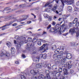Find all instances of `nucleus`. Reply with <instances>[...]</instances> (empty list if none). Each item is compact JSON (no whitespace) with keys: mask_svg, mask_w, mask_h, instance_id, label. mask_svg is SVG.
<instances>
[{"mask_svg":"<svg viewBox=\"0 0 79 79\" xmlns=\"http://www.w3.org/2000/svg\"><path fill=\"white\" fill-rule=\"evenodd\" d=\"M54 1H55V0H50V2H48L47 3H46L45 4V5L44 6V7L45 8L46 7V6H48L49 7H52V4L51 3H53V2H54Z\"/></svg>","mask_w":79,"mask_h":79,"instance_id":"nucleus-8","label":"nucleus"},{"mask_svg":"<svg viewBox=\"0 0 79 79\" xmlns=\"http://www.w3.org/2000/svg\"><path fill=\"white\" fill-rule=\"evenodd\" d=\"M73 23L70 22L69 23V27H73Z\"/></svg>","mask_w":79,"mask_h":79,"instance_id":"nucleus-33","label":"nucleus"},{"mask_svg":"<svg viewBox=\"0 0 79 79\" xmlns=\"http://www.w3.org/2000/svg\"><path fill=\"white\" fill-rule=\"evenodd\" d=\"M62 57H63V56H62L59 55L57 56V58L58 59H59L60 60V59H61Z\"/></svg>","mask_w":79,"mask_h":79,"instance_id":"nucleus-44","label":"nucleus"},{"mask_svg":"<svg viewBox=\"0 0 79 79\" xmlns=\"http://www.w3.org/2000/svg\"><path fill=\"white\" fill-rule=\"evenodd\" d=\"M33 60L35 62H39V57H35L33 59Z\"/></svg>","mask_w":79,"mask_h":79,"instance_id":"nucleus-15","label":"nucleus"},{"mask_svg":"<svg viewBox=\"0 0 79 79\" xmlns=\"http://www.w3.org/2000/svg\"><path fill=\"white\" fill-rule=\"evenodd\" d=\"M45 47H46V44H44L40 48V50H41V52H42L44 53V52H45L46 50H47V48L45 49Z\"/></svg>","mask_w":79,"mask_h":79,"instance_id":"nucleus-10","label":"nucleus"},{"mask_svg":"<svg viewBox=\"0 0 79 79\" xmlns=\"http://www.w3.org/2000/svg\"><path fill=\"white\" fill-rule=\"evenodd\" d=\"M68 32L64 33V36H66V35H68Z\"/></svg>","mask_w":79,"mask_h":79,"instance_id":"nucleus-63","label":"nucleus"},{"mask_svg":"<svg viewBox=\"0 0 79 79\" xmlns=\"http://www.w3.org/2000/svg\"><path fill=\"white\" fill-rule=\"evenodd\" d=\"M77 18H75L73 22V24H75L77 22Z\"/></svg>","mask_w":79,"mask_h":79,"instance_id":"nucleus-31","label":"nucleus"},{"mask_svg":"<svg viewBox=\"0 0 79 79\" xmlns=\"http://www.w3.org/2000/svg\"><path fill=\"white\" fill-rule=\"evenodd\" d=\"M23 12H24V10H18L17 11H16V13H23Z\"/></svg>","mask_w":79,"mask_h":79,"instance_id":"nucleus-39","label":"nucleus"},{"mask_svg":"<svg viewBox=\"0 0 79 79\" xmlns=\"http://www.w3.org/2000/svg\"><path fill=\"white\" fill-rule=\"evenodd\" d=\"M21 77L22 79H26V77L24 76V75H21Z\"/></svg>","mask_w":79,"mask_h":79,"instance_id":"nucleus-42","label":"nucleus"},{"mask_svg":"<svg viewBox=\"0 0 79 79\" xmlns=\"http://www.w3.org/2000/svg\"><path fill=\"white\" fill-rule=\"evenodd\" d=\"M10 7H7L4 9V10H6V11H8V10H10L11 9H10Z\"/></svg>","mask_w":79,"mask_h":79,"instance_id":"nucleus-34","label":"nucleus"},{"mask_svg":"<svg viewBox=\"0 0 79 79\" xmlns=\"http://www.w3.org/2000/svg\"><path fill=\"white\" fill-rule=\"evenodd\" d=\"M16 21H18V22H21L23 21V19H19L18 20H17V19H14V20H16Z\"/></svg>","mask_w":79,"mask_h":79,"instance_id":"nucleus-41","label":"nucleus"},{"mask_svg":"<svg viewBox=\"0 0 79 79\" xmlns=\"http://www.w3.org/2000/svg\"><path fill=\"white\" fill-rule=\"evenodd\" d=\"M76 37H77V38L79 37V31H77V32H76Z\"/></svg>","mask_w":79,"mask_h":79,"instance_id":"nucleus-35","label":"nucleus"},{"mask_svg":"<svg viewBox=\"0 0 79 79\" xmlns=\"http://www.w3.org/2000/svg\"><path fill=\"white\" fill-rule=\"evenodd\" d=\"M61 76V73L60 72H57L55 74V76L56 77H60Z\"/></svg>","mask_w":79,"mask_h":79,"instance_id":"nucleus-29","label":"nucleus"},{"mask_svg":"<svg viewBox=\"0 0 79 79\" xmlns=\"http://www.w3.org/2000/svg\"><path fill=\"white\" fill-rule=\"evenodd\" d=\"M32 40V39L31 38H28L27 39V41L28 42H31Z\"/></svg>","mask_w":79,"mask_h":79,"instance_id":"nucleus-43","label":"nucleus"},{"mask_svg":"<svg viewBox=\"0 0 79 79\" xmlns=\"http://www.w3.org/2000/svg\"><path fill=\"white\" fill-rule=\"evenodd\" d=\"M12 26H17V23H15L12 25Z\"/></svg>","mask_w":79,"mask_h":79,"instance_id":"nucleus-59","label":"nucleus"},{"mask_svg":"<svg viewBox=\"0 0 79 79\" xmlns=\"http://www.w3.org/2000/svg\"><path fill=\"white\" fill-rule=\"evenodd\" d=\"M23 43V41H21L19 42V41L18 43H17L16 45V48L17 50V52L19 53L20 51L21 50V45Z\"/></svg>","mask_w":79,"mask_h":79,"instance_id":"nucleus-5","label":"nucleus"},{"mask_svg":"<svg viewBox=\"0 0 79 79\" xmlns=\"http://www.w3.org/2000/svg\"><path fill=\"white\" fill-rule=\"evenodd\" d=\"M77 31V28L74 27L72 28H70L69 30V33H71V35H73L74 34V32H76Z\"/></svg>","mask_w":79,"mask_h":79,"instance_id":"nucleus-7","label":"nucleus"},{"mask_svg":"<svg viewBox=\"0 0 79 79\" xmlns=\"http://www.w3.org/2000/svg\"><path fill=\"white\" fill-rule=\"evenodd\" d=\"M48 21H52V18L50 17H49L48 19Z\"/></svg>","mask_w":79,"mask_h":79,"instance_id":"nucleus-58","label":"nucleus"},{"mask_svg":"<svg viewBox=\"0 0 79 79\" xmlns=\"http://www.w3.org/2000/svg\"><path fill=\"white\" fill-rule=\"evenodd\" d=\"M36 39L35 38H34L33 39V42L31 44V45H30L31 47H34V43L35 42H37V40L35 41Z\"/></svg>","mask_w":79,"mask_h":79,"instance_id":"nucleus-18","label":"nucleus"},{"mask_svg":"<svg viewBox=\"0 0 79 79\" xmlns=\"http://www.w3.org/2000/svg\"><path fill=\"white\" fill-rule=\"evenodd\" d=\"M60 24L59 23H57L56 26H55L54 29H55L56 31L57 32H58L60 31Z\"/></svg>","mask_w":79,"mask_h":79,"instance_id":"nucleus-12","label":"nucleus"},{"mask_svg":"<svg viewBox=\"0 0 79 79\" xmlns=\"http://www.w3.org/2000/svg\"><path fill=\"white\" fill-rule=\"evenodd\" d=\"M46 68H47L48 69H51V64H48L46 65H45Z\"/></svg>","mask_w":79,"mask_h":79,"instance_id":"nucleus-23","label":"nucleus"},{"mask_svg":"<svg viewBox=\"0 0 79 79\" xmlns=\"http://www.w3.org/2000/svg\"><path fill=\"white\" fill-rule=\"evenodd\" d=\"M48 22H46L45 23V26H48Z\"/></svg>","mask_w":79,"mask_h":79,"instance_id":"nucleus-64","label":"nucleus"},{"mask_svg":"<svg viewBox=\"0 0 79 79\" xmlns=\"http://www.w3.org/2000/svg\"><path fill=\"white\" fill-rule=\"evenodd\" d=\"M52 69L53 70L58 71V69L57 68L56 65H53L52 67Z\"/></svg>","mask_w":79,"mask_h":79,"instance_id":"nucleus-17","label":"nucleus"},{"mask_svg":"<svg viewBox=\"0 0 79 79\" xmlns=\"http://www.w3.org/2000/svg\"><path fill=\"white\" fill-rule=\"evenodd\" d=\"M65 61H66V59H65V58L62 59L61 60L60 64H64Z\"/></svg>","mask_w":79,"mask_h":79,"instance_id":"nucleus-26","label":"nucleus"},{"mask_svg":"<svg viewBox=\"0 0 79 79\" xmlns=\"http://www.w3.org/2000/svg\"><path fill=\"white\" fill-rule=\"evenodd\" d=\"M0 56H6V57H9L10 56V53L8 52H6L5 54V50H2L1 52H0Z\"/></svg>","mask_w":79,"mask_h":79,"instance_id":"nucleus-6","label":"nucleus"},{"mask_svg":"<svg viewBox=\"0 0 79 79\" xmlns=\"http://www.w3.org/2000/svg\"><path fill=\"white\" fill-rule=\"evenodd\" d=\"M36 67L37 68H40L42 67V64L40 63L37 64H36Z\"/></svg>","mask_w":79,"mask_h":79,"instance_id":"nucleus-25","label":"nucleus"},{"mask_svg":"<svg viewBox=\"0 0 79 79\" xmlns=\"http://www.w3.org/2000/svg\"><path fill=\"white\" fill-rule=\"evenodd\" d=\"M61 2L62 5L64 6V3L67 5H71L73 3L74 0H61Z\"/></svg>","mask_w":79,"mask_h":79,"instance_id":"nucleus-3","label":"nucleus"},{"mask_svg":"<svg viewBox=\"0 0 79 79\" xmlns=\"http://www.w3.org/2000/svg\"><path fill=\"white\" fill-rule=\"evenodd\" d=\"M63 71H64V74H65L66 75L68 74V70L66 69V68L63 69Z\"/></svg>","mask_w":79,"mask_h":79,"instance_id":"nucleus-21","label":"nucleus"},{"mask_svg":"<svg viewBox=\"0 0 79 79\" xmlns=\"http://www.w3.org/2000/svg\"><path fill=\"white\" fill-rule=\"evenodd\" d=\"M62 71H63V70H62V68H59V71L60 72V73H61V72H62Z\"/></svg>","mask_w":79,"mask_h":79,"instance_id":"nucleus-54","label":"nucleus"},{"mask_svg":"<svg viewBox=\"0 0 79 79\" xmlns=\"http://www.w3.org/2000/svg\"><path fill=\"white\" fill-rule=\"evenodd\" d=\"M39 7H38L32 9H31V10H39Z\"/></svg>","mask_w":79,"mask_h":79,"instance_id":"nucleus-47","label":"nucleus"},{"mask_svg":"<svg viewBox=\"0 0 79 79\" xmlns=\"http://www.w3.org/2000/svg\"><path fill=\"white\" fill-rule=\"evenodd\" d=\"M3 27V26L2 27V31H4V30H5V29H6V27Z\"/></svg>","mask_w":79,"mask_h":79,"instance_id":"nucleus-50","label":"nucleus"},{"mask_svg":"<svg viewBox=\"0 0 79 79\" xmlns=\"http://www.w3.org/2000/svg\"><path fill=\"white\" fill-rule=\"evenodd\" d=\"M23 5H24L23 4L20 5L19 6V8H24V7L23 6Z\"/></svg>","mask_w":79,"mask_h":79,"instance_id":"nucleus-53","label":"nucleus"},{"mask_svg":"<svg viewBox=\"0 0 79 79\" xmlns=\"http://www.w3.org/2000/svg\"><path fill=\"white\" fill-rule=\"evenodd\" d=\"M50 27H51V25H50L48 27H47V29H50Z\"/></svg>","mask_w":79,"mask_h":79,"instance_id":"nucleus-60","label":"nucleus"},{"mask_svg":"<svg viewBox=\"0 0 79 79\" xmlns=\"http://www.w3.org/2000/svg\"><path fill=\"white\" fill-rule=\"evenodd\" d=\"M40 58H43L44 59H46V58H47V54H40Z\"/></svg>","mask_w":79,"mask_h":79,"instance_id":"nucleus-13","label":"nucleus"},{"mask_svg":"<svg viewBox=\"0 0 79 79\" xmlns=\"http://www.w3.org/2000/svg\"><path fill=\"white\" fill-rule=\"evenodd\" d=\"M21 26H22V25H18L16 27V28H19V27H21Z\"/></svg>","mask_w":79,"mask_h":79,"instance_id":"nucleus-62","label":"nucleus"},{"mask_svg":"<svg viewBox=\"0 0 79 79\" xmlns=\"http://www.w3.org/2000/svg\"><path fill=\"white\" fill-rule=\"evenodd\" d=\"M74 72V70L73 69H71L70 70V73L71 74H73Z\"/></svg>","mask_w":79,"mask_h":79,"instance_id":"nucleus-51","label":"nucleus"},{"mask_svg":"<svg viewBox=\"0 0 79 79\" xmlns=\"http://www.w3.org/2000/svg\"><path fill=\"white\" fill-rule=\"evenodd\" d=\"M61 29L60 30V31L59 32V34H61V32H64L66 30L68 29L69 28L68 27V26H66L64 24H63L62 25L61 27L60 28V29Z\"/></svg>","mask_w":79,"mask_h":79,"instance_id":"nucleus-4","label":"nucleus"},{"mask_svg":"<svg viewBox=\"0 0 79 79\" xmlns=\"http://www.w3.org/2000/svg\"><path fill=\"white\" fill-rule=\"evenodd\" d=\"M54 62L55 64H57L59 63H60V60L59 59H55L54 60Z\"/></svg>","mask_w":79,"mask_h":79,"instance_id":"nucleus-30","label":"nucleus"},{"mask_svg":"<svg viewBox=\"0 0 79 79\" xmlns=\"http://www.w3.org/2000/svg\"><path fill=\"white\" fill-rule=\"evenodd\" d=\"M59 53L60 55L61 56H63V51L60 52Z\"/></svg>","mask_w":79,"mask_h":79,"instance_id":"nucleus-45","label":"nucleus"},{"mask_svg":"<svg viewBox=\"0 0 79 79\" xmlns=\"http://www.w3.org/2000/svg\"><path fill=\"white\" fill-rule=\"evenodd\" d=\"M62 66V68L63 69H64L67 68V64H61Z\"/></svg>","mask_w":79,"mask_h":79,"instance_id":"nucleus-22","label":"nucleus"},{"mask_svg":"<svg viewBox=\"0 0 79 79\" xmlns=\"http://www.w3.org/2000/svg\"><path fill=\"white\" fill-rule=\"evenodd\" d=\"M72 65L71 64V62L70 61L69 62L68 64V69H70L72 67Z\"/></svg>","mask_w":79,"mask_h":79,"instance_id":"nucleus-19","label":"nucleus"},{"mask_svg":"<svg viewBox=\"0 0 79 79\" xmlns=\"http://www.w3.org/2000/svg\"><path fill=\"white\" fill-rule=\"evenodd\" d=\"M67 59L71 60L72 58V55L71 53L68 54L66 56Z\"/></svg>","mask_w":79,"mask_h":79,"instance_id":"nucleus-14","label":"nucleus"},{"mask_svg":"<svg viewBox=\"0 0 79 79\" xmlns=\"http://www.w3.org/2000/svg\"><path fill=\"white\" fill-rule=\"evenodd\" d=\"M27 19V16L26 15L23 16V19H22L23 21L26 20V19Z\"/></svg>","mask_w":79,"mask_h":79,"instance_id":"nucleus-36","label":"nucleus"},{"mask_svg":"<svg viewBox=\"0 0 79 79\" xmlns=\"http://www.w3.org/2000/svg\"><path fill=\"white\" fill-rule=\"evenodd\" d=\"M44 18L46 19L48 18V15L46 14H44Z\"/></svg>","mask_w":79,"mask_h":79,"instance_id":"nucleus-37","label":"nucleus"},{"mask_svg":"<svg viewBox=\"0 0 79 79\" xmlns=\"http://www.w3.org/2000/svg\"><path fill=\"white\" fill-rule=\"evenodd\" d=\"M51 10V9L50 8H48L46 9V11L47 12H50Z\"/></svg>","mask_w":79,"mask_h":79,"instance_id":"nucleus-49","label":"nucleus"},{"mask_svg":"<svg viewBox=\"0 0 79 79\" xmlns=\"http://www.w3.org/2000/svg\"><path fill=\"white\" fill-rule=\"evenodd\" d=\"M69 52H68L67 51H65L64 52V55H66V56H67V55H68V54H69Z\"/></svg>","mask_w":79,"mask_h":79,"instance_id":"nucleus-46","label":"nucleus"},{"mask_svg":"<svg viewBox=\"0 0 79 79\" xmlns=\"http://www.w3.org/2000/svg\"><path fill=\"white\" fill-rule=\"evenodd\" d=\"M50 31V32H54V33H56V32H57L56 30H55L54 28H51Z\"/></svg>","mask_w":79,"mask_h":79,"instance_id":"nucleus-16","label":"nucleus"},{"mask_svg":"<svg viewBox=\"0 0 79 79\" xmlns=\"http://www.w3.org/2000/svg\"><path fill=\"white\" fill-rule=\"evenodd\" d=\"M57 56L58 55H57V54H54L53 56V58L54 59H55V58H56Z\"/></svg>","mask_w":79,"mask_h":79,"instance_id":"nucleus-40","label":"nucleus"},{"mask_svg":"<svg viewBox=\"0 0 79 79\" xmlns=\"http://www.w3.org/2000/svg\"><path fill=\"white\" fill-rule=\"evenodd\" d=\"M74 10L75 11H78V8L77 7H75L74 8Z\"/></svg>","mask_w":79,"mask_h":79,"instance_id":"nucleus-57","label":"nucleus"},{"mask_svg":"<svg viewBox=\"0 0 79 79\" xmlns=\"http://www.w3.org/2000/svg\"><path fill=\"white\" fill-rule=\"evenodd\" d=\"M54 52H55V53H56V54H58V53H59V51H58L57 50H56Z\"/></svg>","mask_w":79,"mask_h":79,"instance_id":"nucleus-55","label":"nucleus"},{"mask_svg":"<svg viewBox=\"0 0 79 79\" xmlns=\"http://www.w3.org/2000/svg\"><path fill=\"white\" fill-rule=\"evenodd\" d=\"M30 73L31 74H35L33 75V78H35V79H39V76L37 75V74H38L39 73V70H38V69H34V70H31L30 71Z\"/></svg>","mask_w":79,"mask_h":79,"instance_id":"nucleus-2","label":"nucleus"},{"mask_svg":"<svg viewBox=\"0 0 79 79\" xmlns=\"http://www.w3.org/2000/svg\"><path fill=\"white\" fill-rule=\"evenodd\" d=\"M56 24V23H55V22H53L52 23V25H53V26H55Z\"/></svg>","mask_w":79,"mask_h":79,"instance_id":"nucleus-56","label":"nucleus"},{"mask_svg":"<svg viewBox=\"0 0 79 79\" xmlns=\"http://www.w3.org/2000/svg\"><path fill=\"white\" fill-rule=\"evenodd\" d=\"M15 39H16V40H19V36H17L15 37Z\"/></svg>","mask_w":79,"mask_h":79,"instance_id":"nucleus-48","label":"nucleus"},{"mask_svg":"<svg viewBox=\"0 0 79 79\" xmlns=\"http://www.w3.org/2000/svg\"><path fill=\"white\" fill-rule=\"evenodd\" d=\"M11 54H15V49L14 48H12L11 49Z\"/></svg>","mask_w":79,"mask_h":79,"instance_id":"nucleus-27","label":"nucleus"},{"mask_svg":"<svg viewBox=\"0 0 79 79\" xmlns=\"http://www.w3.org/2000/svg\"><path fill=\"white\" fill-rule=\"evenodd\" d=\"M45 73L46 76L44 77V76L42 74V72L39 73V79H50V75H49V70H46L44 72Z\"/></svg>","mask_w":79,"mask_h":79,"instance_id":"nucleus-1","label":"nucleus"},{"mask_svg":"<svg viewBox=\"0 0 79 79\" xmlns=\"http://www.w3.org/2000/svg\"><path fill=\"white\" fill-rule=\"evenodd\" d=\"M15 21H16V19L10 22L9 23H6V25L3 26V27H6V26H10V25H11L13 23H15Z\"/></svg>","mask_w":79,"mask_h":79,"instance_id":"nucleus-11","label":"nucleus"},{"mask_svg":"<svg viewBox=\"0 0 79 79\" xmlns=\"http://www.w3.org/2000/svg\"><path fill=\"white\" fill-rule=\"evenodd\" d=\"M6 45H7L8 47H11V43L10 42H8L6 43Z\"/></svg>","mask_w":79,"mask_h":79,"instance_id":"nucleus-38","label":"nucleus"},{"mask_svg":"<svg viewBox=\"0 0 79 79\" xmlns=\"http://www.w3.org/2000/svg\"><path fill=\"white\" fill-rule=\"evenodd\" d=\"M37 44L38 45H41V42L40 41H38Z\"/></svg>","mask_w":79,"mask_h":79,"instance_id":"nucleus-52","label":"nucleus"},{"mask_svg":"<svg viewBox=\"0 0 79 79\" xmlns=\"http://www.w3.org/2000/svg\"><path fill=\"white\" fill-rule=\"evenodd\" d=\"M72 9V7L71 6H68V10L69 11V12H72V11H73Z\"/></svg>","mask_w":79,"mask_h":79,"instance_id":"nucleus-28","label":"nucleus"},{"mask_svg":"<svg viewBox=\"0 0 79 79\" xmlns=\"http://www.w3.org/2000/svg\"><path fill=\"white\" fill-rule=\"evenodd\" d=\"M31 47V44H28L26 46V49H29Z\"/></svg>","mask_w":79,"mask_h":79,"instance_id":"nucleus-32","label":"nucleus"},{"mask_svg":"<svg viewBox=\"0 0 79 79\" xmlns=\"http://www.w3.org/2000/svg\"><path fill=\"white\" fill-rule=\"evenodd\" d=\"M76 26H79V22H77L76 24Z\"/></svg>","mask_w":79,"mask_h":79,"instance_id":"nucleus-61","label":"nucleus"},{"mask_svg":"<svg viewBox=\"0 0 79 79\" xmlns=\"http://www.w3.org/2000/svg\"><path fill=\"white\" fill-rule=\"evenodd\" d=\"M14 15H10L7 17H6L5 18V19H6L5 21H7V20H10V19H15V17Z\"/></svg>","mask_w":79,"mask_h":79,"instance_id":"nucleus-9","label":"nucleus"},{"mask_svg":"<svg viewBox=\"0 0 79 79\" xmlns=\"http://www.w3.org/2000/svg\"><path fill=\"white\" fill-rule=\"evenodd\" d=\"M56 8H57V6H56V5L52 8V10L55 13V12H56Z\"/></svg>","mask_w":79,"mask_h":79,"instance_id":"nucleus-20","label":"nucleus"},{"mask_svg":"<svg viewBox=\"0 0 79 79\" xmlns=\"http://www.w3.org/2000/svg\"><path fill=\"white\" fill-rule=\"evenodd\" d=\"M56 48H56V46L55 45H52L51 47V49L53 50H56Z\"/></svg>","mask_w":79,"mask_h":79,"instance_id":"nucleus-24","label":"nucleus"}]
</instances>
